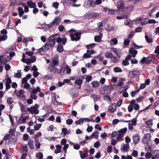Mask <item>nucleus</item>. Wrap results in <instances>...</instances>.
<instances>
[{
  "label": "nucleus",
  "instance_id": "a18cd8bd",
  "mask_svg": "<svg viewBox=\"0 0 159 159\" xmlns=\"http://www.w3.org/2000/svg\"><path fill=\"white\" fill-rule=\"evenodd\" d=\"M96 44L95 43H92L86 45V47L87 49H89L93 47Z\"/></svg>",
  "mask_w": 159,
  "mask_h": 159
},
{
  "label": "nucleus",
  "instance_id": "f257e3e1",
  "mask_svg": "<svg viewBox=\"0 0 159 159\" xmlns=\"http://www.w3.org/2000/svg\"><path fill=\"white\" fill-rule=\"evenodd\" d=\"M61 20L60 16H56L54 18L52 21L50 23V24H46L45 25L49 28L52 27L54 25H56V26H58L60 24Z\"/></svg>",
  "mask_w": 159,
  "mask_h": 159
},
{
  "label": "nucleus",
  "instance_id": "7ed1b4c3",
  "mask_svg": "<svg viewBox=\"0 0 159 159\" xmlns=\"http://www.w3.org/2000/svg\"><path fill=\"white\" fill-rule=\"evenodd\" d=\"M111 87L106 85L101 87L100 89V92L102 94H107L111 92Z\"/></svg>",
  "mask_w": 159,
  "mask_h": 159
},
{
  "label": "nucleus",
  "instance_id": "8fccbe9b",
  "mask_svg": "<svg viewBox=\"0 0 159 159\" xmlns=\"http://www.w3.org/2000/svg\"><path fill=\"white\" fill-rule=\"evenodd\" d=\"M35 145L37 148H39L40 146V143L38 141V140H35Z\"/></svg>",
  "mask_w": 159,
  "mask_h": 159
},
{
  "label": "nucleus",
  "instance_id": "f03ea898",
  "mask_svg": "<svg viewBox=\"0 0 159 159\" xmlns=\"http://www.w3.org/2000/svg\"><path fill=\"white\" fill-rule=\"evenodd\" d=\"M38 105L35 104L34 106H32L30 108H27V111L32 114L37 115L39 113V111L38 109Z\"/></svg>",
  "mask_w": 159,
  "mask_h": 159
},
{
  "label": "nucleus",
  "instance_id": "e433bc0d",
  "mask_svg": "<svg viewBox=\"0 0 159 159\" xmlns=\"http://www.w3.org/2000/svg\"><path fill=\"white\" fill-rule=\"evenodd\" d=\"M145 37L147 42L148 43H149L152 42L153 39L152 38H150L147 35L145 36Z\"/></svg>",
  "mask_w": 159,
  "mask_h": 159
},
{
  "label": "nucleus",
  "instance_id": "1a4fd4ad",
  "mask_svg": "<svg viewBox=\"0 0 159 159\" xmlns=\"http://www.w3.org/2000/svg\"><path fill=\"white\" fill-rule=\"evenodd\" d=\"M124 6V2L122 0H120L117 2V6L119 11H122V9L123 8Z\"/></svg>",
  "mask_w": 159,
  "mask_h": 159
},
{
  "label": "nucleus",
  "instance_id": "49530a36",
  "mask_svg": "<svg viewBox=\"0 0 159 159\" xmlns=\"http://www.w3.org/2000/svg\"><path fill=\"white\" fill-rule=\"evenodd\" d=\"M14 94H16L17 96L19 98L23 97L22 95L20 94V93H19V92L16 90V89L15 90Z\"/></svg>",
  "mask_w": 159,
  "mask_h": 159
},
{
  "label": "nucleus",
  "instance_id": "cd10ccee",
  "mask_svg": "<svg viewBox=\"0 0 159 159\" xmlns=\"http://www.w3.org/2000/svg\"><path fill=\"white\" fill-rule=\"evenodd\" d=\"M57 149L55 150L54 152L55 153L57 154L61 152V146L60 145H57L56 146Z\"/></svg>",
  "mask_w": 159,
  "mask_h": 159
},
{
  "label": "nucleus",
  "instance_id": "b1692460",
  "mask_svg": "<svg viewBox=\"0 0 159 159\" xmlns=\"http://www.w3.org/2000/svg\"><path fill=\"white\" fill-rule=\"evenodd\" d=\"M127 129L126 127H125L120 129L118 131V133L119 134H120L123 136L124 134L127 131Z\"/></svg>",
  "mask_w": 159,
  "mask_h": 159
},
{
  "label": "nucleus",
  "instance_id": "4c0bfd02",
  "mask_svg": "<svg viewBox=\"0 0 159 159\" xmlns=\"http://www.w3.org/2000/svg\"><path fill=\"white\" fill-rule=\"evenodd\" d=\"M114 71L116 73L121 72L122 71V69L118 67H116L114 68Z\"/></svg>",
  "mask_w": 159,
  "mask_h": 159
},
{
  "label": "nucleus",
  "instance_id": "c85d7f7f",
  "mask_svg": "<svg viewBox=\"0 0 159 159\" xmlns=\"http://www.w3.org/2000/svg\"><path fill=\"white\" fill-rule=\"evenodd\" d=\"M19 105L20 107V110L22 112H25L26 111L25 109V106L24 105L19 102Z\"/></svg>",
  "mask_w": 159,
  "mask_h": 159
},
{
  "label": "nucleus",
  "instance_id": "423d86ee",
  "mask_svg": "<svg viewBox=\"0 0 159 159\" xmlns=\"http://www.w3.org/2000/svg\"><path fill=\"white\" fill-rule=\"evenodd\" d=\"M95 6V3L93 0H88L85 1L83 5L86 8H88L90 7H94Z\"/></svg>",
  "mask_w": 159,
  "mask_h": 159
},
{
  "label": "nucleus",
  "instance_id": "09e8293b",
  "mask_svg": "<svg viewBox=\"0 0 159 159\" xmlns=\"http://www.w3.org/2000/svg\"><path fill=\"white\" fill-rule=\"evenodd\" d=\"M7 36L6 35H3L0 37V41H5L7 39Z\"/></svg>",
  "mask_w": 159,
  "mask_h": 159
},
{
  "label": "nucleus",
  "instance_id": "864d4df0",
  "mask_svg": "<svg viewBox=\"0 0 159 159\" xmlns=\"http://www.w3.org/2000/svg\"><path fill=\"white\" fill-rule=\"evenodd\" d=\"M36 157L38 159H43V154L42 152H40L36 155Z\"/></svg>",
  "mask_w": 159,
  "mask_h": 159
},
{
  "label": "nucleus",
  "instance_id": "aec40b11",
  "mask_svg": "<svg viewBox=\"0 0 159 159\" xmlns=\"http://www.w3.org/2000/svg\"><path fill=\"white\" fill-rule=\"evenodd\" d=\"M18 11L19 16L20 17H21L24 14L25 12L23 8L20 7H19L18 8Z\"/></svg>",
  "mask_w": 159,
  "mask_h": 159
},
{
  "label": "nucleus",
  "instance_id": "5fc2aeb1",
  "mask_svg": "<svg viewBox=\"0 0 159 159\" xmlns=\"http://www.w3.org/2000/svg\"><path fill=\"white\" fill-rule=\"evenodd\" d=\"M55 68V67L51 64L49 65L48 69L51 72H53Z\"/></svg>",
  "mask_w": 159,
  "mask_h": 159
},
{
  "label": "nucleus",
  "instance_id": "79ce46f5",
  "mask_svg": "<svg viewBox=\"0 0 159 159\" xmlns=\"http://www.w3.org/2000/svg\"><path fill=\"white\" fill-rule=\"evenodd\" d=\"M83 57L85 59L89 58L91 57V55L89 52H87L86 53L84 54Z\"/></svg>",
  "mask_w": 159,
  "mask_h": 159
},
{
  "label": "nucleus",
  "instance_id": "ea45409f",
  "mask_svg": "<svg viewBox=\"0 0 159 159\" xmlns=\"http://www.w3.org/2000/svg\"><path fill=\"white\" fill-rule=\"evenodd\" d=\"M146 124L148 125V127L151 128L152 125V120H149L148 121H146Z\"/></svg>",
  "mask_w": 159,
  "mask_h": 159
},
{
  "label": "nucleus",
  "instance_id": "4be33fe9",
  "mask_svg": "<svg viewBox=\"0 0 159 159\" xmlns=\"http://www.w3.org/2000/svg\"><path fill=\"white\" fill-rule=\"evenodd\" d=\"M129 145L128 144H124L121 149L124 152H127L129 148Z\"/></svg>",
  "mask_w": 159,
  "mask_h": 159
},
{
  "label": "nucleus",
  "instance_id": "4d7b16f0",
  "mask_svg": "<svg viewBox=\"0 0 159 159\" xmlns=\"http://www.w3.org/2000/svg\"><path fill=\"white\" fill-rule=\"evenodd\" d=\"M98 134L99 132L97 131H96L95 132L92 133V135H93L96 139H97L98 137Z\"/></svg>",
  "mask_w": 159,
  "mask_h": 159
},
{
  "label": "nucleus",
  "instance_id": "680f3d73",
  "mask_svg": "<svg viewBox=\"0 0 159 159\" xmlns=\"http://www.w3.org/2000/svg\"><path fill=\"white\" fill-rule=\"evenodd\" d=\"M73 120L71 119H68L66 120V123L69 125H70L73 123Z\"/></svg>",
  "mask_w": 159,
  "mask_h": 159
},
{
  "label": "nucleus",
  "instance_id": "de8ad7c7",
  "mask_svg": "<svg viewBox=\"0 0 159 159\" xmlns=\"http://www.w3.org/2000/svg\"><path fill=\"white\" fill-rule=\"evenodd\" d=\"M13 102L12 98L11 97H9L7 100V103L8 104H11Z\"/></svg>",
  "mask_w": 159,
  "mask_h": 159
},
{
  "label": "nucleus",
  "instance_id": "69168bd1",
  "mask_svg": "<svg viewBox=\"0 0 159 159\" xmlns=\"http://www.w3.org/2000/svg\"><path fill=\"white\" fill-rule=\"evenodd\" d=\"M62 132L64 135L68 134L67 129L65 128H63L62 129Z\"/></svg>",
  "mask_w": 159,
  "mask_h": 159
},
{
  "label": "nucleus",
  "instance_id": "7c9ffc66",
  "mask_svg": "<svg viewBox=\"0 0 159 159\" xmlns=\"http://www.w3.org/2000/svg\"><path fill=\"white\" fill-rule=\"evenodd\" d=\"M92 19H94L98 17L99 16L100 14L98 13L92 11Z\"/></svg>",
  "mask_w": 159,
  "mask_h": 159
},
{
  "label": "nucleus",
  "instance_id": "6e6552de",
  "mask_svg": "<svg viewBox=\"0 0 159 159\" xmlns=\"http://www.w3.org/2000/svg\"><path fill=\"white\" fill-rule=\"evenodd\" d=\"M132 139L133 140L134 143L136 144L139 142L141 137L139 134H136L133 136Z\"/></svg>",
  "mask_w": 159,
  "mask_h": 159
},
{
  "label": "nucleus",
  "instance_id": "72a5a7b5",
  "mask_svg": "<svg viewBox=\"0 0 159 159\" xmlns=\"http://www.w3.org/2000/svg\"><path fill=\"white\" fill-rule=\"evenodd\" d=\"M75 83L77 85L80 86L82 84L83 81L81 79H78L75 81Z\"/></svg>",
  "mask_w": 159,
  "mask_h": 159
},
{
  "label": "nucleus",
  "instance_id": "6e6d98bb",
  "mask_svg": "<svg viewBox=\"0 0 159 159\" xmlns=\"http://www.w3.org/2000/svg\"><path fill=\"white\" fill-rule=\"evenodd\" d=\"M84 122V121L83 120L82 118H80L79 120H76L75 121V124L77 125H80L81 123L83 124Z\"/></svg>",
  "mask_w": 159,
  "mask_h": 159
},
{
  "label": "nucleus",
  "instance_id": "338daca9",
  "mask_svg": "<svg viewBox=\"0 0 159 159\" xmlns=\"http://www.w3.org/2000/svg\"><path fill=\"white\" fill-rule=\"evenodd\" d=\"M92 79L91 76L88 75L86 77L85 80L86 82H89Z\"/></svg>",
  "mask_w": 159,
  "mask_h": 159
},
{
  "label": "nucleus",
  "instance_id": "f3484780",
  "mask_svg": "<svg viewBox=\"0 0 159 159\" xmlns=\"http://www.w3.org/2000/svg\"><path fill=\"white\" fill-rule=\"evenodd\" d=\"M20 150L21 152L23 153L24 152H28V149L27 148V146L26 144L23 145L21 146L20 148Z\"/></svg>",
  "mask_w": 159,
  "mask_h": 159
},
{
  "label": "nucleus",
  "instance_id": "bb28decb",
  "mask_svg": "<svg viewBox=\"0 0 159 159\" xmlns=\"http://www.w3.org/2000/svg\"><path fill=\"white\" fill-rule=\"evenodd\" d=\"M27 4L29 6V7L31 8H35L36 6V4L35 3L31 2H27Z\"/></svg>",
  "mask_w": 159,
  "mask_h": 159
},
{
  "label": "nucleus",
  "instance_id": "052dcab7",
  "mask_svg": "<svg viewBox=\"0 0 159 159\" xmlns=\"http://www.w3.org/2000/svg\"><path fill=\"white\" fill-rule=\"evenodd\" d=\"M138 152L137 151L134 150L131 153V155L134 157H136L138 155Z\"/></svg>",
  "mask_w": 159,
  "mask_h": 159
},
{
  "label": "nucleus",
  "instance_id": "37998d69",
  "mask_svg": "<svg viewBox=\"0 0 159 159\" xmlns=\"http://www.w3.org/2000/svg\"><path fill=\"white\" fill-rule=\"evenodd\" d=\"M128 16L126 15H122L121 16H117L116 17L117 19L121 20L122 19H126L128 18Z\"/></svg>",
  "mask_w": 159,
  "mask_h": 159
},
{
  "label": "nucleus",
  "instance_id": "f8f14e48",
  "mask_svg": "<svg viewBox=\"0 0 159 159\" xmlns=\"http://www.w3.org/2000/svg\"><path fill=\"white\" fill-rule=\"evenodd\" d=\"M54 43L49 42L47 43L44 46V49L46 51L48 50L51 48L53 47L54 46Z\"/></svg>",
  "mask_w": 159,
  "mask_h": 159
},
{
  "label": "nucleus",
  "instance_id": "0e129e2a",
  "mask_svg": "<svg viewBox=\"0 0 159 159\" xmlns=\"http://www.w3.org/2000/svg\"><path fill=\"white\" fill-rule=\"evenodd\" d=\"M111 41L113 43L114 45H116L117 44L118 41L117 39L116 38H114L111 39Z\"/></svg>",
  "mask_w": 159,
  "mask_h": 159
},
{
  "label": "nucleus",
  "instance_id": "a19ab883",
  "mask_svg": "<svg viewBox=\"0 0 159 159\" xmlns=\"http://www.w3.org/2000/svg\"><path fill=\"white\" fill-rule=\"evenodd\" d=\"M141 21V18H139L135 20H133L132 23L134 24H137L139 23Z\"/></svg>",
  "mask_w": 159,
  "mask_h": 159
},
{
  "label": "nucleus",
  "instance_id": "2f4dec72",
  "mask_svg": "<svg viewBox=\"0 0 159 159\" xmlns=\"http://www.w3.org/2000/svg\"><path fill=\"white\" fill-rule=\"evenodd\" d=\"M45 51L44 50L43 47H42L38 50L37 53H39L40 55H42L45 54Z\"/></svg>",
  "mask_w": 159,
  "mask_h": 159
},
{
  "label": "nucleus",
  "instance_id": "603ef678",
  "mask_svg": "<svg viewBox=\"0 0 159 159\" xmlns=\"http://www.w3.org/2000/svg\"><path fill=\"white\" fill-rule=\"evenodd\" d=\"M41 126V124H36L34 126V130H37L39 129Z\"/></svg>",
  "mask_w": 159,
  "mask_h": 159
},
{
  "label": "nucleus",
  "instance_id": "c03bdc74",
  "mask_svg": "<svg viewBox=\"0 0 159 159\" xmlns=\"http://www.w3.org/2000/svg\"><path fill=\"white\" fill-rule=\"evenodd\" d=\"M125 9L128 11L131 12L134 9V7L132 5H130L126 7Z\"/></svg>",
  "mask_w": 159,
  "mask_h": 159
},
{
  "label": "nucleus",
  "instance_id": "a878e982",
  "mask_svg": "<svg viewBox=\"0 0 159 159\" xmlns=\"http://www.w3.org/2000/svg\"><path fill=\"white\" fill-rule=\"evenodd\" d=\"M62 69H61V70H60L59 69L55 67L54 70V72L56 74H58L60 73L61 75H63V74L62 73Z\"/></svg>",
  "mask_w": 159,
  "mask_h": 159
},
{
  "label": "nucleus",
  "instance_id": "6ab92c4d",
  "mask_svg": "<svg viewBox=\"0 0 159 159\" xmlns=\"http://www.w3.org/2000/svg\"><path fill=\"white\" fill-rule=\"evenodd\" d=\"M85 17L89 19H92V11H89L84 15Z\"/></svg>",
  "mask_w": 159,
  "mask_h": 159
},
{
  "label": "nucleus",
  "instance_id": "9b49d317",
  "mask_svg": "<svg viewBox=\"0 0 159 159\" xmlns=\"http://www.w3.org/2000/svg\"><path fill=\"white\" fill-rule=\"evenodd\" d=\"M116 109V105L115 103L111 104L108 107L109 112L112 113Z\"/></svg>",
  "mask_w": 159,
  "mask_h": 159
},
{
  "label": "nucleus",
  "instance_id": "f704fd0d",
  "mask_svg": "<svg viewBox=\"0 0 159 159\" xmlns=\"http://www.w3.org/2000/svg\"><path fill=\"white\" fill-rule=\"evenodd\" d=\"M52 103L55 105H58L59 104L61 103V102H59L56 99V96H53V98L52 99Z\"/></svg>",
  "mask_w": 159,
  "mask_h": 159
},
{
  "label": "nucleus",
  "instance_id": "ddd939ff",
  "mask_svg": "<svg viewBox=\"0 0 159 159\" xmlns=\"http://www.w3.org/2000/svg\"><path fill=\"white\" fill-rule=\"evenodd\" d=\"M102 34L100 33L98 35L95 36L94 38L95 41L97 42H100L101 41V39L102 38Z\"/></svg>",
  "mask_w": 159,
  "mask_h": 159
},
{
  "label": "nucleus",
  "instance_id": "c756f323",
  "mask_svg": "<svg viewBox=\"0 0 159 159\" xmlns=\"http://www.w3.org/2000/svg\"><path fill=\"white\" fill-rule=\"evenodd\" d=\"M66 70V73L67 74H70L71 73V69L69 66L68 65H67L65 69H64L63 70V74L64 71L65 70Z\"/></svg>",
  "mask_w": 159,
  "mask_h": 159
},
{
  "label": "nucleus",
  "instance_id": "39448f33",
  "mask_svg": "<svg viewBox=\"0 0 159 159\" xmlns=\"http://www.w3.org/2000/svg\"><path fill=\"white\" fill-rule=\"evenodd\" d=\"M139 73V71L137 70H134L133 71H130L129 73L128 76L130 79H133L134 77L138 76Z\"/></svg>",
  "mask_w": 159,
  "mask_h": 159
},
{
  "label": "nucleus",
  "instance_id": "0eeeda50",
  "mask_svg": "<svg viewBox=\"0 0 159 159\" xmlns=\"http://www.w3.org/2000/svg\"><path fill=\"white\" fill-rule=\"evenodd\" d=\"M111 49L117 57H120V55L121 54V50L120 49L113 47L111 48Z\"/></svg>",
  "mask_w": 159,
  "mask_h": 159
},
{
  "label": "nucleus",
  "instance_id": "4468645a",
  "mask_svg": "<svg viewBox=\"0 0 159 159\" xmlns=\"http://www.w3.org/2000/svg\"><path fill=\"white\" fill-rule=\"evenodd\" d=\"M138 52L136 50L134 49L133 48H131L129 50V53L132 55L133 57H134L136 56V54Z\"/></svg>",
  "mask_w": 159,
  "mask_h": 159
},
{
  "label": "nucleus",
  "instance_id": "13d9d810",
  "mask_svg": "<svg viewBox=\"0 0 159 159\" xmlns=\"http://www.w3.org/2000/svg\"><path fill=\"white\" fill-rule=\"evenodd\" d=\"M122 80H125V78H122L121 79V80H120L119 82L118 83V84L117 85V86H118V87L120 86L123 84V82Z\"/></svg>",
  "mask_w": 159,
  "mask_h": 159
},
{
  "label": "nucleus",
  "instance_id": "774afa93",
  "mask_svg": "<svg viewBox=\"0 0 159 159\" xmlns=\"http://www.w3.org/2000/svg\"><path fill=\"white\" fill-rule=\"evenodd\" d=\"M152 159H159V154L158 153H156L154 156L152 157Z\"/></svg>",
  "mask_w": 159,
  "mask_h": 159
},
{
  "label": "nucleus",
  "instance_id": "9d476101",
  "mask_svg": "<svg viewBox=\"0 0 159 159\" xmlns=\"http://www.w3.org/2000/svg\"><path fill=\"white\" fill-rule=\"evenodd\" d=\"M58 35L57 34H54L50 36L49 37V42L54 43V45L57 39Z\"/></svg>",
  "mask_w": 159,
  "mask_h": 159
},
{
  "label": "nucleus",
  "instance_id": "20e7f679",
  "mask_svg": "<svg viewBox=\"0 0 159 159\" xmlns=\"http://www.w3.org/2000/svg\"><path fill=\"white\" fill-rule=\"evenodd\" d=\"M81 32H75L74 34H70V37L71 40L72 41H77L80 40L81 38Z\"/></svg>",
  "mask_w": 159,
  "mask_h": 159
},
{
  "label": "nucleus",
  "instance_id": "2eb2a0df",
  "mask_svg": "<svg viewBox=\"0 0 159 159\" xmlns=\"http://www.w3.org/2000/svg\"><path fill=\"white\" fill-rule=\"evenodd\" d=\"M34 140L31 139H30L28 140V144L29 148L31 149H33L34 148Z\"/></svg>",
  "mask_w": 159,
  "mask_h": 159
},
{
  "label": "nucleus",
  "instance_id": "3c124183",
  "mask_svg": "<svg viewBox=\"0 0 159 159\" xmlns=\"http://www.w3.org/2000/svg\"><path fill=\"white\" fill-rule=\"evenodd\" d=\"M59 5V3L57 2H53L52 3V6L55 9H57L58 8Z\"/></svg>",
  "mask_w": 159,
  "mask_h": 159
},
{
  "label": "nucleus",
  "instance_id": "412c9836",
  "mask_svg": "<svg viewBox=\"0 0 159 159\" xmlns=\"http://www.w3.org/2000/svg\"><path fill=\"white\" fill-rule=\"evenodd\" d=\"M64 50L62 45L60 44H59L57 48V51L60 53L62 52Z\"/></svg>",
  "mask_w": 159,
  "mask_h": 159
},
{
  "label": "nucleus",
  "instance_id": "393cba45",
  "mask_svg": "<svg viewBox=\"0 0 159 159\" xmlns=\"http://www.w3.org/2000/svg\"><path fill=\"white\" fill-rule=\"evenodd\" d=\"M40 91V88L38 86L36 87V89H35L34 88L33 89V90L31 91V93L35 94L38 92H39Z\"/></svg>",
  "mask_w": 159,
  "mask_h": 159
},
{
  "label": "nucleus",
  "instance_id": "473e14b6",
  "mask_svg": "<svg viewBox=\"0 0 159 159\" xmlns=\"http://www.w3.org/2000/svg\"><path fill=\"white\" fill-rule=\"evenodd\" d=\"M91 84L92 87L96 88L99 85L100 83L97 81H94L92 82Z\"/></svg>",
  "mask_w": 159,
  "mask_h": 159
},
{
  "label": "nucleus",
  "instance_id": "e2e57ef3",
  "mask_svg": "<svg viewBox=\"0 0 159 159\" xmlns=\"http://www.w3.org/2000/svg\"><path fill=\"white\" fill-rule=\"evenodd\" d=\"M151 138V134L150 133H147L144 136V138L149 140Z\"/></svg>",
  "mask_w": 159,
  "mask_h": 159
},
{
  "label": "nucleus",
  "instance_id": "58836bf2",
  "mask_svg": "<svg viewBox=\"0 0 159 159\" xmlns=\"http://www.w3.org/2000/svg\"><path fill=\"white\" fill-rule=\"evenodd\" d=\"M21 75L20 70H18V72L16 73L14 75V77L16 78H20L21 77Z\"/></svg>",
  "mask_w": 159,
  "mask_h": 159
},
{
  "label": "nucleus",
  "instance_id": "5701e85b",
  "mask_svg": "<svg viewBox=\"0 0 159 159\" xmlns=\"http://www.w3.org/2000/svg\"><path fill=\"white\" fill-rule=\"evenodd\" d=\"M105 57L107 58H111L113 57V54L111 52L107 51L104 53Z\"/></svg>",
  "mask_w": 159,
  "mask_h": 159
},
{
  "label": "nucleus",
  "instance_id": "a211bd4d",
  "mask_svg": "<svg viewBox=\"0 0 159 159\" xmlns=\"http://www.w3.org/2000/svg\"><path fill=\"white\" fill-rule=\"evenodd\" d=\"M111 61L113 63H116L119 61L120 60V57H118L116 56H114L113 55V57L111 58Z\"/></svg>",
  "mask_w": 159,
  "mask_h": 159
},
{
  "label": "nucleus",
  "instance_id": "dca6fc26",
  "mask_svg": "<svg viewBox=\"0 0 159 159\" xmlns=\"http://www.w3.org/2000/svg\"><path fill=\"white\" fill-rule=\"evenodd\" d=\"M79 153L81 158H84L87 157L88 156V152L84 151V152L79 151Z\"/></svg>",
  "mask_w": 159,
  "mask_h": 159
},
{
  "label": "nucleus",
  "instance_id": "c9c22d12",
  "mask_svg": "<svg viewBox=\"0 0 159 159\" xmlns=\"http://www.w3.org/2000/svg\"><path fill=\"white\" fill-rule=\"evenodd\" d=\"M148 19L147 18L144 19L142 20L141 22V24L142 25H144L148 24Z\"/></svg>",
  "mask_w": 159,
  "mask_h": 159
},
{
  "label": "nucleus",
  "instance_id": "bf43d9fd",
  "mask_svg": "<svg viewBox=\"0 0 159 159\" xmlns=\"http://www.w3.org/2000/svg\"><path fill=\"white\" fill-rule=\"evenodd\" d=\"M41 135L42 134L40 132H38L34 137L35 140H38V139H37V138L41 137Z\"/></svg>",
  "mask_w": 159,
  "mask_h": 159
}]
</instances>
